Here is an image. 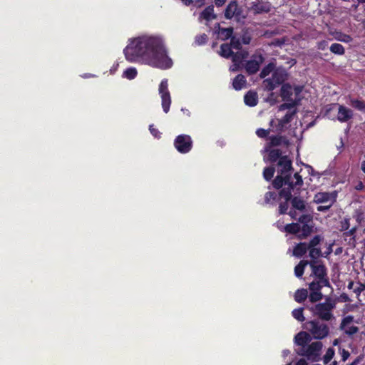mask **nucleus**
I'll return each instance as SVG.
<instances>
[{"mask_svg": "<svg viewBox=\"0 0 365 365\" xmlns=\"http://www.w3.org/2000/svg\"><path fill=\"white\" fill-rule=\"evenodd\" d=\"M124 54L129 61H142L159 68H169L173 64L162 39L158 37L142 36L132 40L125 48Z\"/></svg>", "mask_w": 365, "mask_h": 365, "instance_id": "obj_1", "label": "nucleus"}, {"mask_svg": "<svg viewBox=\"0 0 365 365\" xmlns=\"http://www.w3.org/2000/svg\"><path fill=\"white\" fill-rule=\"evenodd\" d=\"M292 161H277V175L272 181V185L275 189H281L279 192V197L284 199V201L279 205V215L288 212L292 192L297 195L299 190V188H296L297 186L300 187L303 185L302 175L300 174L303 172V169H301L299 172L294 173L292 175Z\"/></svg>", "mask_w": 365, "mask_h": 365, "instance_id": "obj_2", "label": "nucleus"}, {"mask_svg": "<svg viewBox=\"0 0 365 365\" xmlns=\"http://www.w3.org/2000/svg\"><path fill=\"white\" fill-rule=\"evenodd\" d=\"M336 307V302L330 297H327L324 302H320L309 308L313 316L322 321L329 322L334 317L333 310Z\"/></svg>", "mask_w": 365, "mask_h": 365, "instance_id": "obj_3", "label": "nucleus"}, {"mask_svg": "<svg viewBox=\"0 0 365 365\" xmlns=\"http://www.w3.org/2000/svg\"><path fill=\"white\" fill-rule=\"evenodd\" d=\"M288 79V73L284 68H278L274 71L272 77L264 79L262 82V87L264 90L272 91L275 88Z\"/></svg>", "mask_w": 365, "mask_h": 365, "instance_id": "obj_4", "label": "nucleus"}, {"mask_svg": "<svg viewBox=\"0 0 365 365\" xmlns=\"http://www.w3.org/2000/svg\"><path fill=\"white\" fill-rule=\"evenodd\" d=\"M310 335L315 339H323L329 334V327L327 324L320 322L318 319L307 322L304 326Z\"/></svg>", "mask_w": 365, "mask_h": 365, "instance_id": "obj_5", "label": "nucleus"}, {"mask_svg": "<svg viewBox=\"0 0 365 365\" xmlns=\"http://www.w3.org/2000/svg\"><path fill=\"white\" fill-rule=\"evenodd\" d=\"M322 346L321 341H314L303 348H299L296 352L299 356H305L307 360L315 362L320 360Z\"/></svg>", "mask_w": 365, "mask_h": 365, "instance_id": "obj_6", "label": "nucleus"}, {"mask_svg": "<svg viewBox=\"0 0 365 365\" xmlns=\"http://www.w3.org/2000/svg\"><path fill=\"white\" fill-rule=\"evenodd\" d=\"M224 16L226 19H234L236 21L240 22L246 19L247 15L237 1H231L225 9Z\"/></svg>", "mask_w": 365, "mask_h": 365, "instance_id": "obj_7", "label": "nucleus"}, {"mask_svg": "<svg viewBox=\"0 0 365 365\" xmlns=\"http://www.w3.org/2000/svg\"><path fill=\"white\" fill-rule=\"evenodd\" d=\"M159 93L162 100V107L165 113H168L171 104V98L168 88V80L164 79L161 81L159 86Z\"/></svg>", "mask_w": 365, "mask_h": 365, "instance_id": "obj_8", "label": "nucleus"}, {"mask_svg": "<svg viewBox=\"0 0 365 365\" xmlns=\"http://www.w3.org/2000/svg\"><path fill=\"white\" fill-rule=\"evenodd\" d=\"M264 61V57L260 53L254 54L250 61H247L245 68L250 75L256 73Z\"/></svg>", "mask_w": 365, "mask_h": 365, "instance_id": "obj_9", "label": "nucleus"}, {"mask_svg": "<svg viewBox=\"0 0 365 365\" xmlns=\"http://www.w3.org/2000/svg\"><path fill=\"white\" fill-rule=\"evenodd\" d=\"M337 192L336 191L319 192L314 195V202L317 204L321 203H334L336 201Z\"/></svg>", "mask_w": 365, "mask_h": 365, "instance_id": "obj_10", "label": "nucleus"}, {"mask_svg": "<svg viewBox=\"0 0 365 365\" xmlns=\"http://www.w3.org/2000/svg\"><path fill=\"white\" fill-rule=\"evenodd\" d=\"M175 146L180 153H187L192 147V140L189 135H181L176 138Z\"/></svg>", "mask_w": 365, "mask_h": 365, "instance_id": "obj_11", "label": "nucleus"}, {"mask_svg": "<svg viewBox=\"0 0 365 365\" xmlns=\"http://www.w3.org/2000/svg\"><path fill=\"white\" fill-rule=\"evenodd\" d=\"M309 266L312 269V274L317 279L323 278V277H326L327 274V268L322 262L319 263L317 260H310Z\"/></svg>", "mask_w": 365, "mask_h": 365, "instance_id": "obj_12", "label": "nucleus"}, {"mask_svg": "<svg viewBox=\"0 0 365 365\" xmlns=\"http://www.w3.org/2000/svg\"><path fill=\"white\" fill-rule=\"evenodd\" d=\"M338 107L336 119L341 123H346L354 117V112L351 109L339 104H335Z\"/></svg>", "mask_w": 365, "mask_h": 365, "instance_id": "obj_13", "label": "nucleus"}, {"mask_svg": "<svg viewBox=\"0 0 365 365\" xmlns=\"http://www.w3.org/2000/svg\"><path fill=\"white\" fill-rule=\"evenodd\" d=\"M264 153L267 154L268 160H287L286 155H282V150L279 148H272L270 145H265Z\"/></svg>", "mask_w": 365, "mask_h": 365, "instance_id": "obj_14", "label": "nucleus"}, {"mask_svg": "<svg viewBox=\"0 0 365 365\" xmlns=\"http://www.w3.org/2000/svg\"><path fill=\"white\" fill-rule=\"evenodd\" d=\"M271 5L268 2H252L251 4L250 10L255 14H260L263 13H268L270 11Z\"/></svg>", "mask_w": 365, "mask_h": 365, "instance_id": "obj_15", "label": "nucleus"}, {"mask_svg": "<svg viewBox=\"0 0 365 365\" xmlns=\"http://www.w3.org/2000/svg\"><path fill=\"white\" fill-rule=\"evenodd\" d=\"M312 340V336L307 331H302L294 336V343L303 348L307 346Z\"/></svg>", "mask_w": 365, "mask_h": 365, "instance_id": "obj_16", "label": "nucleus"}, {"mask_svg": "<svg viewBox=\"0 0 365 365\" xmlns=\"http://www.w3.org/2000/svg\"><path fill=\"white\" fill-rule=\"evenodd\" d=\"M217 17V14L215 13L214 5H209L207 6L199 16V20L202 19L206 20L207 21H210L212 20L216 19Z\"/></svg>", "mask_w": 365, "mask_h": 365, "instance_id": "obj_17", "label": "nucleus"}, {"mask_svg": "<svg viewBox=\"0 0 365 365\" xmlns=\"http://www.w3.org/2000/svg\"><path fill=\"white\" fill-rule=\"evenodd\" d=\"M293 88L289 83H284L280 90V96L284 101H294L292 98Z\"/></svg>", "mask_w": 365, "mask_h": 365, "instance_id": "obj_18", "label": "nucleus"}, {"mask_svg": "<svg viewBox=\"0 0 365 365\" xmlns=\"http://www.w3.org/2000/svg\"><path fill=\"white\" fill-rule=\"evenodd\" d=\"M289 145V141L285 137L282 136H272L269 138V142L266 145H270L272 148H278V146H283L287 148Z\"/></svg>", "mask_w": 365, "mask_h": 365, "instance_id": "obj_19", "label": "nucleus"}, {"mask_svg": "<svg viewBox=\"0 0 365 365\" xmlns=\"http://www.w3.org/2000/svg\"><path fill=\"white\" fill-rule=\"evenodd\" d=\"M292 208L304 211L306 208L305 201L299 196H297L292 192V199L290 200Z\"/></svg>", "mask_w": 365, "mask_h": 365, "instance_id": "obj_20", "label": "nucleus"}, {"mask_svg": "<svg viewBox=\"0 0 365 365\" xmlns=\"http://www.w3.org/2000/svg\"><path fill=\"white\" fill-rule=\"evenodd\" d=\"M309 250L307 244L306 242L298 243L293 250V255L297 257H303Z\"/></svg>", "mask_w": 365, "mask_h": 365, "instance_id": "obj_21", "label": "nucleus"}, {"mask_svg": "<svg viewBox=\"0 0 365 365\" xmlns=\"http://www.w3.org/2000/svg\"><path fill=\"white\" fill-rule=\"evenodd\" d=\"M215 28L218 29V35L222 40H226L232 37L233 28H221L220 24H217Z\"/></svg>", "mask_w": 365, "mask_h": 365, "instance_id": "obj_22", "label": "nucleus"}, {"mask_svg": "<svg viewBox=\"0 0 365 365\" xmlns=\"http://www.w3.org/2000/svg\"><path fill=\"white\" fill-rule=\"evenodd\" d=\"M244 101L246 105L249 106H255L257 103V94L253 91L247 92L245 97Z\"/></svg>", "mask_w": 365, "mask_h": 365, "instance_id": "obj_23", "label": "nucleus"}, {"mask_svg": "<svg viewBox=\"0 0 365 365\" xmlns=\"http://www.w3.org/2000/svg\"><path fill=\"white\" fill-rule=\"evenodd\" d=\"M245 77L242 74H238L232 81V86L236 91L241 90L246 85Z\"/></svg>", "mask_w": 365, "mask_h": 365, "instance_id": "obj_24", "label": "nucleus"}, {"mask_svg": "<svg viewBox=\"0 0 365 365\" xmlns=\"http://www.w3.org/2000/svg\"><path fill=\"white\" fill-rule=\"evenodd\" d=\"M296 113V110H294L291 113H287L282 118L278 120V130H282L284 127L291 122L292 120L294 115Z\"/></svg>", "mask_w": 365, "mask_h": 365, "instance_id": "obj_25", "label": "nucleus"}, {"mask_svg": "<svg viewBox=\"0 0 365 365\" xmlns=\"http://www.w3.org/2000/svg\"><path fill=\"white\" fill-rule=\"evenodd\" d=\"M357 229H358V227L354 226L352 228L349 229L346 231H343L344 232L343 237H344V239H346L348 237H351L349 240V245H352L354 247L356 245V232L357 231Z\"/></svg>", "mask_w": 365, "mask_h": 365, "instance_id": "obj_26", "label": "nucleus"}, {"mask_svg": "<svg viewBox=\"0 0 365 365\" xmlns=\"http://www.w3.org/2000/svg\"><path fill=\"white\" fill-rule=\"evenodd\" d=\"M309 265V261L301 260L294 267V274L297 277L300 278L304 272V268L307 265Z\"/></svg>", "mask_w": 365, "mask_h": 365, "instance_id": "obj_27", "label": "nucleus"}, {"mask_svg": "<svg viewBox=\"0 0 365 365\" xmlns=\"http://www.w3.org/2000/svg\"><path fill=\"white\" fill-rule=\"evenodd\" d=\"M300 229L301 226L297 222L287 224L283 227L284 232L293 235L299 233L300 232Z\"/></svg>", "mask_w": 365, "mask_h": 365, "instance_id": "obj_28", "label": "nucleus"}, {"mask_svg": "<svg viewBox=\"0 0 365 365\" xmlns=\"http://www.w3.org/2000/svg\"><path fill=\"white\" fill-rule=\"evenodd\" d=\"M248 56V53L247 51H237L236 53H233L232 55V61L233 63H237L242 64V61L247 58Z\"/></svg>", "mask_w": 365, "mask_h": 365, "instance_id": "obj_29", "label": "nucleus"}, {"mask_svg": "<svg viewBox=\"0 0 365 365\" xmlns=\"http://www.w3.org/2000/svg\"><path fill=\"white\" fill-rule=\"evenodd\" d=\"M308 292L306 289H299L295 292L294 300L298 303H302L308 297Z\"/></svg>", "mask_w": 365, "mask_h": 365, "instance_id": "obj_30", "label": "nucleus"}, {"mask_svg": "<svg viewBox=\"0 0 365 365\" xmlns=\"http://www.w3.org/2000/svg\"><path fill=\"white\" fill-rule=\"evenodd\" d=\"M233 51H232L231 46L229 45V43H222L220 46V54L222 57L225 58H229L232 56L233 54Z\"/></svg>", "mask_w": 365, "mask_h": 365, "instance_id": "obj_31", "label": "nucleus"}, {"mask_svg": "<svg viewBox=\"0 0 365 365\" xmlns=\"http://www.w3.org/2000/svg\"><path fill=\"white\" fill-rule=\"evenodd\" d=\"M278 196L279 193L277 194L275 192H267L264 195V204L274 205Z\"/></svg>", "mask_w": 365, "mask_h": 365, "instance_id": "obj_32", "label": "nucleus"}, {"mask_svg": "<svg viewBox=\"0 0 365 365\" xmlns=\"http://www.w3.org/2000/svg\"><path fill=\"white\" fill-rule=\"evenodd\" d=\"M313 225L312 224L309 225H302L300 229L302 233L299 235V238H306L312 232Z\"/></svg>", "mask_w": 365, "mask_h": 365, "instance_id": "obj_33", "label": "nucleus"}, {"mask_svg": "<svg viewBox=\"0 0 365 365\" xmlns=\"http://www.w3.org/2000/svg\"><path fill=\"white\" fill-rule=\"evenodd\" d=\"M274 68H275V65L273 63H269L260 72V74H259L260 78H264L266 76H267L272 72L273 73L274 71L275 70Z\"/></svg>", "mask_w": 365, "mask_h": 365, "instance_id": "obj_34", "label": "nucleus"}, {"mask_svg": "<svg viewBox=\"0 0 365 365\" xmlns=\"http://www.w3.org/2000/svg\"><path fill=\"white\" fill-rule=\"evenodd\" d=\"M329 49L331 52L337 55H343L345 52L343 46L336 43L331 44Z\"/></svg>", "mask_w": 365, "mask_h": 365, "instance_id": "obj_35", "label": "nucleus"}, {"mask_svg": "<svg viewBox=\"0 0 365 365\" xmlns=\"http://www.w3.org/2000/svg\"><path fill=\"white\" fill-rule=\"evenodd\" d=\"M351 105L354 108L365 112V101H359L356 99H352L351 100Z\"/></svg>", "mask_w": 365, "mask_h": 365, "instance_id": "obj_36", "label": "nucleus"}, {"mask_svg": "<svg viewBox=\"0 0 365 365\" xmlns=\"http://www.w3.org/2000/svg\"><path fill=\"white\" fill-rule=\"evenodd\" d=\"M323 297L322 292H310L309 299L312 303H315L322 300Z\"/></svg>", "mask_w": 365, "mask_h": 365, "instance_id": "obj_37", "label": "nucleus"}, {"mask_svg": "<svg viewBox=\"0 0 365 365\" xmlns=\"http://www.w3.org/2000/svg\"><path fill=\"white\" fill-rule=\"evenodd\" d=\"M303 311L304 309L302 307L294 309L292 312L293 317L300 322H304L305 320V317H304Z\"/></svg>", "mask_w": 365, "mask_h": 365, "instance_id": "obj_38", "label": "nucleus"}, {"mask_svg": "<svg viewBox=\"0 0 365 365\" xmlns=\"http://www.w3.org/2000/svg\"><path fill=\"white\" fill-rule=\"evenodd\" d=\"M274 172L275 168L272 166L265 168L263 171L264 178L267 181L270 180L273 178Z\"/></svg>", "mask_w": 365, "mask_h": 365, "instance_id": "obj_39", "label": "nucleus"}, {"mask_svg": "<svg viewBox=\"0 0 365 365\" xmlns=\"http://www.w3.org/2000/svg\"><path fill=\"white\" fill-rule=\"evenodd\" d=\"M309 250V257L311 260H317L319 257L322 256V252L320 248L312 247Z\"/></svg>", "mask_w": 365, "mask_h": 365, "instance_id": "obj_40", "label": "nucleus"}, {"mask_svg": "<svg viewBox=\"0 0 365 365\" xmlns=\"http://www.w3.org/2000/svg\"><path fill=\"white\" fill-rule=\"evenodd\" d=\"M298 222L302 225L312 224L313 217L310 214H303L298 219Z\"/></svg>", "mask_w": 365, "mask_h": 365, "instance_id": "obj_41", "label": "nucleus"}, {"mask_svg": "<svg viewBox=\"0 0 365 365\" xmlns=\"http://www.w3.org/2000/svg\"><path fill=\"white\" fill-rule=\"evenodd\" d=\"M335 354L334 349L329 347L323 357V362L324 364H327L334 357Z\"/></svg>", "mask_w": 365, "mask_h": 365, "instance_id": "obj_42", "label": "nucleus"}, {"mask_svg": "<svg viewBox=\"0 0 365 365\" xmlns=\"http://www.w3.org/2000/svg\"><path fill=\"white\" fill-rule=\"evenodd\" d=\"M322 287L318 279L314 280L309 283V289L310 292H321Z\"/></svg>", "mask_w": 365, "mask_h": 365, "instance_id": "obj_43", "label": "nucleus"}, {"mask_svg": "<svg viewBox=\"0 0 365 365\" xmlns=\"http://www.w3.org/2000/svg\"><path fill=\"white\" fill-rule=\"evenodd\" d=\"M287 103H284L279 106V110L282 111L285 109H291L294 108L298 103L296 102V101H287Z\"/></svg>", "mask_w": 365, "mask_h": 365, "instance_id": "obj_44", "label": "nucleus"}, {"mask_svg": "<svg viewBox=\"0 0 365 365\" xmlns=\"http://www.w3.org/2000/svg\"><path fill=\"white\" fill-rule=\"evenodd\" d=\"M350 227V219L349 217H344L343 220L340 221V228L339 230L341 232L346 231Z\"/></svg>", "mask_w": 365, "mask_h": 365, "instance_id": "obj_45", "label": "nucleus"}, {"mask_svg": "<svg viewBox=\"0 0 365 365\" xmlns=\"http://www.w3.org/2000/svg\"><path fill=\"white\" fill-rule=\"evenodd\" d=\"M137 75L135 68H129L124 71L123 76L128 79H133Z\"/></svg>", "mask_w": 365, "mask_h": 365, "instance_id": "obj_46", "label": "nucleus"}, {"mask_svg": "<svg viewBox=\"0 0 365 365\" xmlns=\"http://www.w3.org/2000/svg\"><path fill=\"white\" fill-rule=\"evenodd\" d=\"M322 238L320 235H315L307 244L309 248L315 247L322 241Z\"/></svg>", "mask_w": 365, "mask_h": 365, "instance_id": "obj_47", "label": "nucleus"}, {"mask_svg": "<svg viewBox=\"0 0 365 365\" xmlns=\"http://www.w3.org/2000/svg\"><path fill=\"white\" fill-rule=\"evenodd\" d=\"M335 38L336 40L345 43H349L352 41L351 36L342 33L338 34Z\"/></svg>", "mask_w": 365, "mask_h": 365, "instance_id": "obj_48", "label": "nucleus"}, {"mask_svg": "<svg viewBox=\"0 0 365 365\" xmlns=\"http://www.w3.org/2000/svg\"><path fill=\"white\" fill-rule=\"evenodd\" d=\"M229 45L232 48L237 50L241 48V41L238 38H236L235 36L231 37L230 43Z\"/></svg>", "mask_w": 365, "mask_h": 365, "instance_id": "obj_49", "label": "nucleus"}, {"mask_svg": "<svg viewBox=\"0 0 365 365\" xmlns=\"http://www.w3.org/2000/svg\"><path fill=\"white\" fill-rule=\"evenodd\" d=\"M356 285L357 286L354 289V292L359 297L362 292L365 291V283L358 281Z\"/></svg>", "mask_w": 365, "mask_h": 365, "instance_id": "obj_50", "label": "nucleus"}, {"mask_svg": "<svg viewBox=\"0 0 365 365\" xmlns=\"http://www.w3.org/2000/svg\"><path fill=\"white\" fill-rule=\"evenodd\" d=\"M354 320V317L351 315H349V316H346L344 318H343L341 322V324H340V329H344V327L350 324L351 322H352Z\"/></svg>", "mask_w": 365, "mask_h": 365, "instance_id": "obj_51", "label": "nucleus"}, {"mask_svg": "<svg viewBox=\"0 0 365 365\" xmlns=\"http://www.w3.org/2000/svg\"><path fill=\"white\" fill-rule=\"evenodd\" d=\"M302 90H303L302 86H296L293 88L294 96H295V98H294V100H295L297 103H299V101H300V98L299 97V96L302 93Z\"/></svg>", "mask_w": 365, "mask_h": 365, "instance_id": "obj_52", "label": "nucleus"}, {"mask_svg": "<svg viewBox=\"0 0 365 365\" xmlns=\"http://www.w3.org/2000/svg\"><path fill=\"white\" fill-rule=\"evenodd\" d=\"M207 40V36L205 34H200L197 36L195 38V42L198 45H202L206 43Z\"/></svg>", "mask_w": 365, "mask_h": 365, "instance_id": "obj_53", "label": "nucleus"}, {"mask_svg": "<svg viewBox=\"0 0 365 365\" xmlns=\"http://www.w3.org/2000/svg\"><path fill=\"white\" fill-rule=\"evenodd\" d=\"M318 280L319 281L322 288L323 287H331V284L329 282V279L327 274L326 275V277H323V278H320Z\"/></svg>", "mask_w": 365, "mask_h": 365, "instance_id": "obj_54", "label": "nucleus"}, {"mask_svg": "<svg viewBox=\"0 0 365 365\" xmlns=\"http://www.w3.org/2000/svg\"><path fill=\"white\" fill-rule=\"evenodd\" d=\"M359 331V328L356 326H351L348 329L345 330V333L349 336H352Z\"/></svg>", "mask_w": 365, "mask_h": 365, "instance_id": "obj_55", "label": "nucleus"}, {"mask_svg": "<svg viewBox=\"0 0 365 365\" xmlns=\"http://www.w3.org/2000/svg\"><path fill=\"white\" fill-rule=\"evenodd\" d=\"M256 133L259 138H265L268 135L269 131L268 130L259 128L257 130Z\"/></svg>", "mask_w": 365, "mask_h": 365, "instance_id": "obj_56", "label": "nucleus"}, {"mask_svg": "<svg viewBox=\"0 0 365 365\" xmlns=\"http://www.w3.org/2000/svg\"><path fill=\"white\" fill-rule=\"evenodd\" d=\"M333 205L334 203H329L328 205H320L317 207V210L319 212H327L331 207Z\"/></svg>", "mask_w": 365, "mask_h": 365, "instance_id": "obj_57", "label": "nucleus"}, {"mask_svg": "<svg viewBox=\"0 0 365 365\" xmlns=\"http://www.w3.org/2000/svg\"><path fill=\"white\" fill-rule=\"evenodd\" d=\"M149 130L154 137H155V138L160 137V132L157 129L154 128L153 125H150Z\"/></svg>", "mask_w": 365, "mask_h": 365, "instance_id": "obj_58", "label": "nucleus"}, {"mask_svg": "<svg viewBox=\"0 0 365 365\" xmlns=\"http://www.w3.org/2000/svg\"><path fill=\"white\" fill-rule=\"evenodd\" d=\"M241 64L237 63H233V64L230 67V71L232 72H236L241 68Z\"/></svg>", "mask_w": 365, "mask_h": 365, "instance_id": "obj_59", "label": "nucleus"}, {"mask_svg": "<svg viewBox=\"0 0 365 365\" xmlns=\"http://www.w3.org/2000/svg\"><path fill=\"white\" fill-rule=\"evenodd\" d=\"M350 356V353L349 352V351L346 350V349H342V351H341V358H342V361H345L348 359V358Z\"/></svg>", "mask_w": 365, "mask_h": 365, "instance_id": "obj_60", "label": "nucleus"}, {"mask_svg": "<svg viewBox=\"0 0 365 365\" xmlns=\"http://www.w3.org/2000/svg\"><path fill=\"white\" fill-rule=\"evenodd\" d=\"M340 299L341 302H351V299L349 298V297L348 296L347 294L346 293H342L340 295Z\"/></svg>", "mask_w": 365, "mask_h": 365, "instance_id": "obj_61", "label": "nucleus"}, {"mask_svg": "<svg viewBox=\"0 0 365 365\" xmlns=\"http://www.w3.org/2000/svg\"><path fill=\"white\" fill-rule=\"evenodd\" d=\"M287 214H288L291 217L292 219L297 220V211L295 209L292 207V209Z\"/></svg>", "mask_w": 365, "mask_h": 365, "instance_id": "obj_62", "label": "nucleus"}, {"mask_svg": "<svg viewBox=\"0 0 365 365\" xmlns=\"http://www.w3.org/2000/svg\"><path fill=\"white\" fill-rule=\"evenodd\" d=\"M300 163L304 166V168L307 170V173L309 174V175H314L313 174V172H314V170L312 168V167H311L310 165H305L302 163V161H300Z\"/></svg>", "mask_w": 365, "mask_h": 365, "instance_id": "obj_63", "label": "nucleus"}, {"mask_svg": "<svg viewBox=\"0 0 365 365\" xmlns=\"http://www.w3.org/2000/svg\"><path fill=\"white\" fill-rule=\"evenodd\" d=\"M364 183L361 181H359L357 182V184L355 185V189L356 190L360 191V190H364Z\"/></svg>", "mask_w": 365, "mask_h": 365, "instance_id": "obj_64", "label": "nucleus"}]
</instances>
